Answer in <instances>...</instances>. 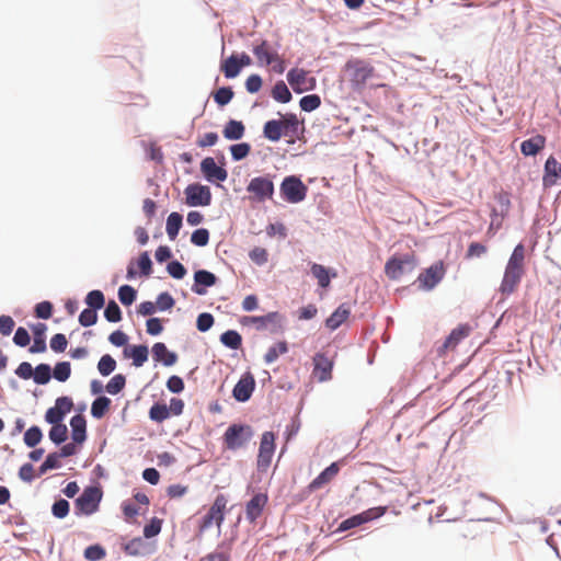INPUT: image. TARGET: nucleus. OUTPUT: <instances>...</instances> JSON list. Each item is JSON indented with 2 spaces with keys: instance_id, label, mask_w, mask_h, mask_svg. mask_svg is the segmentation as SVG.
Segmentation results:
<instances>
[{
  "instance_id": "nucleus-1",
  "label": "nucleus",
  "mask_w": 561,
  "mask_h": 561,
  "mask_svg": "<svg viewBox=\"0 0 561 561\" xmlns=\"http://www.w3.org/2000/svg\"><path fill=\"white\" fill-rule=\"evenodd\" d=\"M525 255L526 249L523 243H518L505 266L502 282L499 291L502 296H510L514 294L525 275Z\"/></svg>"
},
{
  "instance_id": "nucleus-2",
  "label": "nucleus",
  "mask_w": 561,
  "mask_h": 561,
  "mask_svg": "<svg viewBox=\"0 0 561 561\" xmlns=\"http://www.w3.org/2000/svg\"><path fill=\"white\" fill-rule=\"evenodd\" d=\"M344 70L348 81L355 90H362L368 80L375 76V68L363 59H351Z\"/></svg>"
},
{
  "instance_id": "nucleus-3",
  "label": "nucleus",
  "mask_w": 561,
  "mask_h": 561,
  "mask_svg": "<svg viewBox=\"0 0 561 561\" xmlns=\"http://www.w3.org/2000/svg\"><path fill=\"white\" fill-rule=\"evenodd\" d=\"M253 54L259 66L271 67L275 73L282 75L286 69L284 58L272 47L267 41H262L253 47Z\"/></svg>"
},
{
  "instance_id": "nucleus-4",
  "label": "nucleus",
  "mask_w": 561,
  "mask_h": 561,
  "mask_svg": "<svg viewBox=\"0 0 561 561\" xmlns=\"http://www.w3.org/2000/svg\"><path fill=\"white\" fill-rule=\"evenodd\" d=\"M308 187L302 181L295 176H286L280 184V194L283 198L291 204H297L306 198Z\"/></svg>"
},
{
  "instance_id": "nucleus-5",
  "label": "nucleus",
  "mask_w": 561,
  "mask_h": 561,
  "mask_svg": "<svg viewBox=\"0 0 561 561\" xmlns=\"http://www.w3.org/2000/svg\"><path fill=\"white\" fill-rule=\"evenodd\" d=\"M247 191L251 194L252 201L263 203L273 197L274 183L268 175L256 176L249 182Z\"/></svg>"
},
{
  "instance_id": "nucleus-6",
  "label": "nucleus",
  "mask_w": 561,
  "mask_h": 561,
  "mask_svg": "<svg viewBox=\"0 0 561 561\" xmlns=\"http://www.w3.org/2000/svg\"><path fill=\"white\" fill-rule=\"evenodd\" d=\"M416 267V261L413 254L394 256L387 261L385 273L390 279H399L405 273L412 272Z\"/></svg>"
},
{
  "instance_id": "nucleus-7",
  "label": "nucleus",
  "mask_w": 561,
  "mask_h": 561,
  "mask_svg": "<svg viewBox=\"0 0 561 561\" xmlns=\"http://www.w3.org/2000/svg\"><path fill=\"white\" fill-rule=\"evenodd\" d=\"M243 325H252L257 331H270L276 333L282 329V316L278 312H270L265 316L243 317L241 320Z\"/></svg>"
},
{
  "instance_id": "nucleus-8",
  "label": "nucleus",
  "mask_w": 561,
  "mask_h": 561,
  "mask_svg": "<svg viewBox=\"0 0 561 561\" xmlns=\"http://www.w3.org/2000/svg\"><path fill=\"white\" fill-rule=\"evenodd\" d=\"M228 500L225 494H218L207 514L203 517L199 529L205 530L210 528L214 524L218 527L221 526L225 519V512Z\"/></svg>"
},
{
  "instance_id": "nucleus-9",
  "label": "nucleus",
  "mask_w": 561,
  "mask_h": 561,
  "mask_svg": "<svg viewBox=\"0 0 561 561\" xmlns=\"http://www.w3.org/2000/svg\"><path fill=\"white\" fill-rule=\"evenodd\" d=\"M252 437V430L248 425L233 424L227 428L224 442L228 449L236 450L243 447Z\"/></svg>"
},
{
  "instance_id": "nucleus-10",
  "label": "nucleus",
  "mask_w": 561,
  "mask_h": 561,
  "mask_svg": "<svg viewBox=\"0 0 561 561\" xmlns=\"http://www.w3.org/2000/svg\"><path fill=\"white\" fill-rule=\"evenodd\" d=\"M275 434L273 432H264L261 437L256 460L259 471L265 472L268 469L275 453Z\"/></svg>"
},
{
  "instance_id": "nucleus-11",
  "label": "nucleus",
  "mask_w": 561,
  "mask_h": 561,
  "mask_svg": "<svg viewBox=\"0 0 561 561\" xmlns=\"http://www.w3.org/2000/svg\"><path fill=\"white\" fill-rule=\"evenodd\" d=\"M287 81L296 93L311 91L317 85L314 77L301 68H293L287 72Z\"/></svg>"
},
{
  "instance_id": "nucleus-12",
  "label": "nucleus",
  "mask_w": 561,
  "mask_h": 561,
  "mask_svg": "<svg viewBox=\"0 0 561 561\" xmlns=\"http://www.w3.org/2000/svg\"><path fill=\"white\" fill-rule=\"evenodd\" d=\"M102 493L95 486L87 488L82 494L76 500L77 514L91 515L93 514L101 501Z\"/></svg>"
},
{
  "instance_id": "nucleus-13",
  "label": "nucleus",
  "mask_w": 561,
  "mask_h": 561,
  "mask_svg": "<svg viewBox=\"0 0 561 561\" xmlns=\"http://www.w3.org/2000/svg\"><path fill=\"white\" fill-rule=\"evenodd\" d=\"M186 204L190 206H208L211 193L208 186L191 184L185 188Z\"/></svg>"
},
{
  "instance_id": "nucleus-14",
  "label": "nucleus",
  "mask_w": 561,
  "mask_h": 561,
  "mask_svg": "<svg viewBox=\"0 0 561 561\" xmlns=\"http://www.w3.org/2000/svg\"><path fill=\"white\" fill-rule=\"evenodd\" d=\"M472 329L469 324H459L457 328H455L450 334L446 337L443 345L438 348V354L445 355L449 351L456 350L457 345L469 334L471 333Z\"/></svg>"
},
{
  "instance_id": "nucleus-15",
  "label": "nucleus",
  "mask_w": 561,
  "mask_h": 561,
  "mask_svg": "<svg viewBox=\"0 0 561 561\" xmlns=\"http://www.w3.org/2000/svg\"><path fill=\"white\" fill-rule=\"evenodd\" d=\"M333 360L323 353H317L313 356L312 375L320 382L328 381L332 378Z\"/></svg>"
},
{
  "instance_id": "nucleus-16",
  "label": "nucleus",
  "mask_w": 561,
  "mask_h": 561,
  "mask_svg": "<svg viewBox=\"0 0 561 561\" xmlns=\"http://www.w3.org/2000/svg\"><path fill=\"white\" fill-rule=\"evenodd\" d=\"M444 276V266L443 263H436L428 268H426L423 273H421L417 277V282L420 283V287L423 289H432L434 288Z\"/></svg>"
},
{
  "instance_id": "nucleus-17",
  "label": "nucleus",
  "mask_w": 561,
  "mask_h": 561,
  "mask_svg": "<svg viewBox=\"0 0 561 561\" xmlns=\"http://www.w3.org/2000/svg\"><path fill=\"white\" fill-rule=\"evenodd\" d=\"M268 496L266 493H256L245 505V517L250 523H255L256 519L262 515Z\"/></svg>"
},
{
  "instance_id": "nucleus-18",
  "label": "nucleus",
  "mask_w": 561,
  "mask_h": 561,
  "mask_svg": "<svg viewBox=\"0 0 561 561\" xmlns=\"http://www.w3.org/2000/svg\"><path fill=\"white\" fill-rule=\"evenodd\" d=\"M255 387L254 377L248 373L244 374L240 380L237 382L232 390V394L236 400L240 402H245L250 399Z\"/></svg>"
},
{
  "instance_id": "nucleus-19",
  "label": "nucleus",
  "mask_w": 561,
  "mask_h": 561,
  "mask_svg": "<svg viewBox=\"0 0 561 561\" xmlns=\"http://www.w3.org/2000/svg\"><path fill=\"white\" fill-rule=\"evenodd\" d=\"M201 170L204 176L210 182H224L228 176L227 171L222 167L217 165L211 157H207L202 161Z\"/></svg>"
},
{
  "instance_id": "nucleus-20",
  "label": "nucleus",
  "mask_w": 561,
  "mask_h": 561,
  "mask_svg": "<svg viewBox=\"0 0 561 561\" xmlns=\"http://www.w3.org/2000/svg\"><path fill=\"white\" fill-rule=\"evenodd\" d=\"M340 471L339 462H332L329 467H327L317 478H314L308 485V490L310 492H314L317 490L322 489L327 484H329Z\"/></svg>"
},
{
  "instance_id": "nucleus-21",
  "label": "nucleus",
  "mask_w": 561,
  "mask_h": 561,
  "mask_svg": "<svg viewBox=\"0 0 561 561\" xmlns=\"http://www.w3.org/2000/svg\"><path fill=\"white\" fill-rule=\"evenodd\" d=\"M543 185L550 187L561 180V163L554 158L549 157L545 163Z\"/></svg>"
},
{
  "instance_id": "nucleus-22",
  "label": "nucleus",
  "mask_w": 561,
  "mask_h": 561,
  "mask_svg": "<svg viewBox=\"0 0 561 561\" xmlns=\"http://www.w3.org/2000/svg\"><path fill=\"white\" fill-rule=\"evenodd\" d=\"M194 280H195V284L192 287V290L197 295H204L206 293V290L202 286H204V287L214 286L217 282V277L213 273H210L206 270H199V271L195 272Z\"/></svg>"
},
{
  "instance_id": "nucleus-23",
  "label": "nucleus",
  "mask_w": 561,
  "mask_h": 561,
  "mask_svg": "<svg viewBox=\"0 0 561 561\" xmlns=\"http://www.w3.org/2000/svg\"><path fill=\"white\" fill-rule=\"evenodd\" d=\"M546 146V137L538 134L534 137L526 139L520 145V151L524 156H536Z\"/></svg>"
},
{
  "instance_id": "nucleus-24",
  "label": "nucleus",
  "mask_w": 561,
  "mask_h": 561,
  "mask_svg": "<svg viewBox=\"0 0 561 561\" xmlns=\"http://www.w3.org/2000/svg\"><path fill=\"white\" fill-rule=\"evenodd\" d=\"M152 355L154 360L162 362L165 366H172L178 360L176 354L169 352L165 344L162 342H158L152 346Z\"/></svg>"
},
{
  "instance_id": "nucleus-25",
  "label": "nucleus",
  "mask_w": 561,
  "mask_h": 561,
  "mask_svg": "<svg viewBox=\"0 0 561 561\" xmlns=\"http://www.w3.org/2000/svg\"><path fill=\"white\" fill-rule=\"evenodd\" d=\"M70 426L72 440L77 444L83 443L85 440L87 428V422L84 416H82L81 414L72 416L70 420Z\"/></svg>"
},
{
  "instance_id": "nucleus-26",
  "label": "nucleus",
  "mask_w": 561,
  "mask_h": 561,
  "mask_svg": "<svg viewBox=\"0 0 561 561\" xmlns=\"http://www.w3.org/2000/svg\"><path fill=\"white\" fill-rule=\"evenodd\" d=\"M351 309L346 304L340 305L336 310L327 319L325 324L330 330H336L350 317Z\"/></svg>"
},
{
  "instance_id": "nucleus-27",
  "label": "nucleus",
  "mask_w": 561,
  "mask_h": 561,
  "mask_svg": "<svg viewBox=\"0 0 561 561\" xmlns=\"http://www.w3.org/2000/svg\"><path fill=\"white\" fill-rule=\"evenodd\" d=\"M46 324L37 323L33 327L34 342L30 347L31 353H44L46 351L45 332Z\"/></svg>"
},
{
  "instance_id": "nucleus-28",
  "label": "nucleus",
  "mask_w": 561,
  "mask_h": 561,
  "mask_svg": "<svg viewBox=\"0 0 561 561\" xmlns=\"http://www.w3.org/2000/svg\"><path fill=\"white\" fill-rule=\"evenodd\" d=\"M244 131H245V127L242 122L230 119L226 124V126L222 130V134H224V137L229 140H239L243 137Z\"/></svg>"
},
{
  "instance_id": "nucleus-29",
  "label": "nucleus",
  "mask_w": 561,
  "mask_h": 561,
  "mask_svg": "<svg viewBox=\"0 0 561 561\" xmlns=\"http://www.w3.org/2000/svg\"><path fill=\"white\" fill-rule=\"evenodd\" d=\"M220 70L224 72L226 78H234V77H237L240 73V71H241V68H240V65H239V60H238V56L231 55L230 57L225 59L221 62Z\"/></svg>"
},
{
  "instance_id": "nucleus-30",
  "label": "nucleus",
  "mask_w": 561,
  "mask_h": 561,
  "mask_svg": "<svg viewBox=\"0 0 561 561\" xmlns=\"http://www.w3.org/2000/svg\"><path fill=\"white\" fill-rule=\"evenodd\" d=\"M182 215L179 213H171L167 219V234L171 240H174L180 231V228L182 226Z\"/></svg>"
},
{
  "instance_id": "nucleus-31",
  "label": "nucleus",
  "mask_w": 561,
  "mask_h": 561,
  "mask_svg": "<svg viewBox=\"0 0 561 561\" xmlns=\"http://www.w3.org/2000/svg\"><path fill=\"white\" fill-rule=\"evenodd\" d=\"M111 400L107 397L96 398L91 405V414L95 419H102L110 410Z\"/></svg>"
},
{
  "instance_id": "nucleus-32",
  "label": "nucleus",
  "mask_w": 561,
  "mask_h": 561,
  "mask_svg": "<svg viewBox=\"0 0 561 561\" xmlns=\"http://www.w3.org/2000/svg\"><path fill=\"white\" fill-rule=\"evenodd\" d=\"M220 342L231 350H238L242 344V337L237 331L228 330L220 335Z\"/></svg>"
},
{
  "instance_id": "nucleus-33",
  "label": "nucleus",
  "mask_w": 561,
  "mask_h": 561,
  "mask_svg": "<svg viewBox=\"0 0 561 561\" xmlns=\"http://www.w3.org/2000/svg\"><path fill=\"white\" fill-rule=\"evenodd\" d=\"M272 96L280 103H288L291 100V93L284 81H278L272 89Z\"/></svg>"
},
{
  "instance_id": "nucleus-34",
  "label": "nucleus",
  "mask_w": 561,
  "mask_h": 561,
  "mask_svg": "<svg viewBox=\"0 0 561 561\" xmlns=\"http://www.w3.org/2000/svg\"><path fill=\"white\" fill-rule=\"evenodd\" d=\"M311 273L318 279V284L322 288H327L330 285V273L328 268H325L323 265L313 263L311 265Z\"/></svg>"
},
{
  "instance_id": "nucleus-35",
  "label": "nucleus",
  "mask_w": 561,
  "mask_h": 561,
  "mask_svg": "<svg viewBox=\"0 0 561 561\" xmlns=\"http://www.w3.org/2000/svg\"><path fill=\"white\" fill-rule=\"evenodd\" d=\"M287 351H288L287 343L285 341L278 342L267 350L266 354L264 355V360L266 364H272L280 355L287 353Z\"/></svg>"
},
{
  "instance_id": "nucleus-36",
  "label": "nucleus",
  "mask_w": 561,
  "mask_h": 561,
  "mask_svg": "<svg viewBox=\"0 0 561 561\" xmlns=\"http://www.w3.org/2000/svg\"><path fill=\"white\" fill-rule=\"evenodd\" d=\"M263 135L271 141H278L280 137L279 122L277 119L267 121L263 127Z\"/></svg>"
},
{
  "instance_id": "nucleus-37",
  "label": "nucleus",
  "mask_w": 561,
  "mask_h": 561,
  "mask_svg": "<svg viewBox=\"0 0 561 561\" xmlns=\"http://www.w3.org/2000/svg\"><path fill=\"white\" fill-rule=\"evenodd\" d=\"M130 357L136 367L142 366L148 360V347L146 345H135L130 348Z\"/></svg>"
},
{
  "instance_id": "nucleus-38",
  "label": "nucleus",
  "mask_w": 561,
  "mask_h": 561,
  "mask_svg": "<svg viewBox=\"0 0 561 561\" xmlns=\"http://www.w3.org/2000/svg\"><path fill=\"white\" fill-rule=\"evenodd\" d=\"M126 385V378L122 374H117L114 377L110 379V381L105 386L106 392L110 394H117L119 393Z\"/></svg>"
},
{
  "instance_id": "nucleus-39",
  "label": "nucleus",
  "mask_w": 561,
  "mask_h": 561,
  "mask_svg": "<svg viewBox=\"0 0 561 561\" xmlns=\"http://www.w3.org/2000/svg\"><path fill=\"white\" fill-rule=\"evenodd\" d=\"M34 381L38 385H45L47 383L50 378V367L47 364H39L36 366V368L33 370Z\"/></svg>"
},
{
  "instance_id": "nucleus-40",
  "label": "nucleus",
  "mask_w": 561,
  "mask_h": 561,
  "mask_svg": "<svg viewBox=\"0 0 561 561\" xmlns=\"http://www.w3.org/2000/svg\"><path fill=\"white\" fill-rule=\"evenodd\" d=\"M169 416L170 412L165 404L156 403L149 410V417L154 422L161 423Z\"/></svg>"
},
{
  "instance_id": "nucleus-41",
  "label": "nucleus",
  "mask_w": 561,
  "mask_h": 561,
  "mask_svg": "<svg viewBox=\"0 0 561 561\" xmlns=\"http://www.w3.org/2000/svg\"><path fill=\"white\" fill-rule=\"evenodd\" d=\"M115 368L116 360L108 354L103 355L98 363V369L102 376H108Z\"/></svg>"
},
{
  "instance_id": "nucleus-42",
  "label": "nucleus",
  "mask_w": 561,
  "mask_h": 561,
  "mask_svg": "<svg viewBox=\"0 0 561 561\" xmlns=\"http://www.w3.org/2000/svg\"><path fill=\"white\" fill-rule=\"evenodd\" d=\"M85 302L90 309L98 310L104 306L105 298L101 290H92L85 297Z\"/></svg>"
},
{
  "instance_id": "nucleus-43",
  "label": "nucleus",
  "mask_w": 561,
  "mask_h": 561,
  "mask_svg": "<svg viewBox=\"0 0 561 561\" xmlns=\"http://www.w3.org/2000/svg\"><path fill=\"white\" fill-rule=\"evenodd\" d=\"M43 434L38 426H32L24 433V443L28 447H35L42 440Z\"/></svg>"
},
{
  "instance_id": "nucleus-44",
  "label": "nucleus",
  "mask_w": 561,
  "mask_h": 561,
  "mask_svg": "<svg viewBox=\"0 0 561 561\" xmlns=\"http://www.w3.org/2000/svg\"><path fill=\"white\" fill-rule=\"evenodd\" d=\"M68 428L65 424H55L49 431V438L55 444H61L67 439Z\"/></svg>"
},
{
  "instance_id": "nucleus-45",
  "label": "nucleus",
  "mask_w": 561,
  "mask_h": 561,
  "mask_svg": "<svg viewBox=\"0 0 561 561\" xmlns=\"http://www.w3.org/2000/svg\"><path fill=\"white\" fill-rule=\"evenodd\" d=\"M299 105L305 112H312L321 105V99L318 94H309L300 99Z\"/></svg>"
},
{
  "instance_id": "nucleus-46",
  "label": "nucleus",
  "mask_w": 561,
  "mask_h": 561,
  "mask_svg": "<svg viewBox=\"0 0 561 561\" xmlns=\"http://www.w3.org/2000/svg\"><path fill=\"white\" fill-rule=\"evenodd\" d=\"M232 98H233V91L230 87L219 88L214 93V100L220 106L227 105L232 100Z\"/></svg>"
},
{
  "instance_id": "nucleus-47",
  "label": "nucleus",
  "mask_w": 561,
  "mask_h": 561,
  "mask_svg": "<svg viewBox=\"0 0 561 561\" xmlns=\"http://www.w3.org/2000/svg\"><path fill=\"white\" fill-rule=\"evenodd\" d=\"M119 301L125 305H131L136 299V290L129 285H123L118 289Z\"/></svg>"
},
{
  "instance_id": "nucleus-48",
  "label": "nucleus",
  "mask_w": 561,
  "mask_h": 561,
  "mask_svg": "<svg viewBox=\"0 0 561 561\" xmlns=\"http://www.w3.org/2000/svg\"><path fill=\"white\" fill-rule=\"evenodd\" d=\"M104 317L110 322H118L122 320L121 308L114 300H111L107 304V306L104 310Z\"/></svg>"
},
{
  "instance_id": "nucleus-49",
  "label": "nucleus",
  "mask_w": 561,
  "mask_h": 561,
  "mask_svg": "<svg viewBox=\"0 0 561 561\" xmlns=\"http://www.w3.org/2000/svg\"><path fill=\"white\" fill-rule=\"evenodd\" d=\"M70 374H71V366H70L69 362H60V363L56 364V366L54 368V377L58 381H61V382L66 381L70 377Z\"/></svg>"
},
{
  "instance_id": "nucleus-50",
  "label": "nucleus",
  "mask_w": 561,
  "mask_h": 561,
  "mask_svg": "<svg viewBox=\"0 0 561 561\" xmlns=\"http://www.w3.org/2000/svg\"><path fill=\"white\" fill-rule=\"evenodd\" d=\"M251 150V146L248 142L236 144L230 147L232 159L236 161L244 159Z\"/></svg>"
},
{
  "instance_id": "nucleus-51",
  "label": "nucleus",
  "mask_w": 561,
  "mask_h": 561,
  "mask_svg": "<svg viewBox=\"0 0 561 561\" xmlns=\"http://www.w3.org/2000/svg\"><path fill=\"white\" fill-rule=\"evenodd\" d=\"M367 522V517L365 515V512L358 514V515H354L345 520H343L340 525V529L341 530H347V529H351L353 527H357L364 523Z\"/></svg>"
},
{
  "instance_id": "nucleus-52",
  "label": "nucleus",
  "mask_w": 561,
  "mask_h": 561,
  "mask_svg": "<svg viewBox=\"0 0 561 561\" xmlns=\"http://www.w3.org/2000/svg\"><path fill=\"white\" fill-rule=\"evenodd\" d=\"M104 557H105V550L99 545L89 546L84 550V558L89 561H100Z\"/></svg>"
},
{
  "instance_id": "nucleus-53",
  "label": "nucleus",
  "mask_w": 561,
  "mask_h": 561,
  "mask_svg": "<svg viewBox=\"0 0 561 561\" xmlns=\"http://www.w3.org/2000/svg\"><path fill=\"white\" fill-rule=\"evenodd\" d=\"M209 241V232L205 228L195 230L191 236V242L197 247H205Z\"/></svg>"
},
{
  "instance_id": "nucleus-54",
  "label": "nucleus",
  "mask_w": 561,
  "mask_h": 561,
  "mask_svg": "<svg viewBox=\"0 0 561 561\" xmlns=\"http://www.w3.org/2000/svg\"><path fill=\"white\" fill-rule=\"evenodd\" d=\"M98 321L96 310L87 308L79 316V322L82 327H91Z\"/></svg>"
},
{
  "instance_id": "nucleus-55",
  "label": "nucleus",
  "mask_w": 561,
  "mask_h": 561,
  "mask_svg": "<svg viewBox=\"0 0 561 561\" xmlns=\"http://www.w3.org/2000/svg\"><path fill=\"white\" fill-rule=\"evenodd\" d=\"M137 265L140 270V273L144 276H149L152 273V262L149 257L148 252H142L137 261Z\"/></svg>"
},
{
  "instance_id": "nucleus-56",
  "label": "nucleus",
  "mask_w": 561,
  "mask_h": 561,
  "mask_svg": "<svg viewBox=\"0 0 561 561\" xmlns=\"http://www.w3.org/2000/svg\"><path fill=\"white\" fill-rule=\"evenodd\" d=\"M53 515L57 518H64L69 513V502L67 500L60 499L53 504L51 507Z\"/></svg>"
},
{
  "instance_id": "nucleus-57",
  "label": "nucleus",
  "mask_w": 561,
  "mask_h": 561,
  "mask_svg": "<svg viewBox=\"0 0 561 561\" xmlns=\"http://www.w3.org/2000/svg\"><path fill=\"white\" fill-rule=\"evenodd\" d=\"M174 299L169 293H161L156 301L157 310L164 311L169 310L174 306Z\"/></svg>"
},
{
  "instance_id": "nucleus-58",
  "label": "nucleus",
  "mask_w": 561,
  "mask_h": 561,
  "mask_svg": "<svg viewBox=\"0 0 561 561\" xmlns=\"http://www.w3.org/2000/svg\"><path fill=\"white\" fill-rule=\"evenodd\" d=\"M488 251L486 245L480 242H471L466 252V259L480 257Z\"/></svg>"
},
{
  "instance_id": "nucleus-59",
  "label": "nucleus",
  "mask_w": 561,
  "mask_h": 561,
  "mask_svg": "<svg viewBox=\"0 0 561 561\" xmlns=\"http://www.w3.org/2000/svg\"><path fill=\"white\" fill-rule=\"evenodd\" d=\"M284 123L286 124L287 131H289L290 137H294L298 134L299 129V121L295 114H285L282 115Z\"/></svg>"
},
{
  "instance_id": "nucleus-60",
  "label": "nucleus",
  "mask_w": 561,
  "mask_h": 561,
  "mask_svg": "<svg viewBox=\"0 0 561 561\" xmlns=\"http://www.w3.org/2000/svg\"><path fill=\"white\" fill-rule=\"evenodd\" d=\"M59 458H60V456L57 453L49 454L39 468L41 473H45L46 471H48L50 469L59 468L60 467Z\"/></svg>"
},
{
  "instance_id": "nucleus-61",
  "label": "nucleus",
  "mask_w": 561,
  "mask_h": 561,
  "mask_svg": "<svg viewBox=\"0 0 561 561\" xmlns=\"http://www.w3.org/2000/svg\"><path fill=\"white\" fill-rule=\"evenodd\" d=\"M214 324V317L208 312H203L197 317L196 327L198 331L206 332Z\"/></svg>"
},
{
  "instance_id": "nucleus-62",
  "label": "nucleus",
  "mask_w": 561,
  "mask_h": 561,
  "mask_svg": "<svg viewBox=\"0 0 561 561\" xmlns=\"http://www.w3.org/2000/svg\"><path fill=\"white\" fill-rule=\"evenodd\" d=\"M250 259L257 265H262L267 262L268 254L264 248L255 247L249 253Z\"/></svg>"
},
{
  "instance_id": "nucleus-63",
  "label": "nucleus",
  "mask_w": 561,
  "mask_h": 561,
  "mask_svg": "<svg viewBox=\"0 0 561 561\" xmlns=\"http://www.w3.org/2000/svg\"><path fill=\"white\" fill-rule=\"evenodd\" d=\"M67 345L68 341L61 333H57L50 339V348L56 353L64 352L67 348Z\"/></svg>"
},
{
  "instance_id": "nucleus-64",
  "label": "nucleus",
  "mask_w": 561,
  "mask_h": 561,
  "mask_svg": "<svg viewBox=\"0 0 561 561\" xmlns=\"http://www.w3.org/2000/svg\"><path fill=\"white\" fill-rule=\"evenodd\" d=\"M167 270L168 273L176 279L183 278L186 274V268L178 261L170 262L167 266Z\"/></svg>"
}]
</instances>
